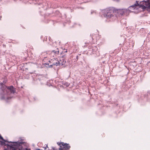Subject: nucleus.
Masks as SVG:
<instances>
[{
	"mask_svg": "<svg viewBox=\"0 0 150 150\" xmlns=\"http://www.w3.org/2000/svg\"><path fill=\"white\" fill-rule=\"evenodd\" d=\"M66 61L64 59L63 57H61L59 61H58V66H62L64 65L66 63Z\"/></svg>",
	"mask_w": 150,
	"mask_h": 150,
	"instance_id": "nucleus-7",
	"label": "nucleus"
},
{
	"mask_svg": "<svg viewBox=\"0 0 150 150\" xmlns=\"http://www.w3.org/2000/svg\"><path fill=\"white\" fill-rule=\"evenodd\" d=\"M146 7L150 8V0H144L140 1H136V3L130 6L128 9H117L113 8V17L115 16L118 18L123 15H127L129 12H134L136 13L143 11Z\"/></svg>",
	"mask_w": 150,
	"mask_h": 150,
	"instance_id": "nucleus-1",
	"label": "nucleus"
},
{
	"mask_svg": "<svg viewBox=\"0 0 150 150\" xmlns=\"http://www.w3.org/2000/svg\"><path fill=\"white\" fill-rule=\"evenodd\" d=\"M0 139H2L4 142H6V140H5L0 135Z\"/></svg>",
	"mask_w": 150,
	"mask_h": 150,
	"instance_id": "nucleus-11",
	"label": "nucleus"
},
{
	"mask_svg": "<svg viewBox=\"0 0 150 150\" xmlns=\"http://www.w3.org/2000/svg\"><path fill=\"white\" fill-rule=\"evenodd\" d=\"M6 142H8V141H7V140H6ZM4 142H4H4H1L2 144H4L5 146H6V144ZM8 143H9V142H8ZM6 146H7V145H6Z\"/></svg>",
	"mask_w": 150,
	"mask_h": 150,
	"instance_id": "nucleus-14",
	"label": "nucleus"
},
{
	"mask_svg": "<svg viewBox=\"0 0 150 150\" xmlns=\"http://www.w3.org/2000/svg\"><path fill=\"white\" fill-rule=\"evenodd\" d=\"M58 145L60 146L59 150H69L70 146L69 144L64 143L63 142H61L60 143H57Z\"/></svg>",
	"mask_w": 150,
	"mask_h": 150,
	"instance_id": "nucleus-6",
	"label": "nucleus"
},
{
	"mask_svg": "<svg viewBox=\"0 0 150 150\" xmlns=\"http://www.w3.org/2000/svg\"><path fill=\"white\" fill-rule=\"evenodd\" d=\"M24 150H30V149L28 148H25Z\"/></svg>",
	"mask_w": 150,
	"mask_h": 150,
	"instance_id": "nucleus-15",
	"label": "nucleus"
},
{
	"mask_svg": "<svg viewBox=\"0 0 150 150\" xmlns=\"http://www.w3.org/2000/svg\"><path fill=\"white\" fill-rule=\"evenodd\" d=\"M100 13L108 19H110L112 15V8L110 7L101 10Z\"/></svg>",
	"mask_w": 150,
	"mask_h": 150,
	"instance_id": "nucleus-4",
	"label": "nucleus"
},
{
	"mask_svg": "<svg viewBox=\"0 0 150 150\" xmlns=\"http://www.w3.org/2000/svg\"><path fill=\"white\" fill-rule=\"evenodd\" d=\"M96 36L95 34L94 35H93V34L92 35V39L93 40L94 39H96V40L97 39V38L96 37Z\"/></svg>",
	"mask_w": 150,
	"mask_h": 150,
	"instance_id": "nucleus-10",
	"label": "nucleus"
},
{
	"mask_svg": "<svg viewBox=\"0 0 150 150\" xmlns=\"http://www.w3.org/2000/svg\"><path fill=\"white\" fill-rule=\"evenodd\" d=\"M10 144H6L7 145V148L5 150H23L22 146L18 142H8Z\"/></svg>",
	"mask_w": 150,
	"mask_h": 150,
	"instance_id": "nucleus-3",
	"label": "nucleus"
},
{
	"mask_svg": "<svg viewBox=\"0 0 150 150\" xmlns=\"http://www.w3.org/2000/svg\"><path fill=\"white\" fill-rule=\"evenodd\" d=\"M64 52H67V50H66Z\"/></svg>",
	"mask_w": 150,
	"mask_h": 150,
	"instance_id": "nucleus-16",
	"label": "nucleus"
},
{
	"mask_svg": "<svg viewBox=\"0 0 150 150\" xmlns=\"http://www.w3.org/2000/svg\"><path fill=\"white\" fill-rule=\"evenodd\" d=\"M59 52L58 49H57L56 50H52L51 52V54L53 57L54 56V55L56 56L59 54Z\"/></svg>",
	"mask_w": 150,
	"mask_h": 150,
	"instance_id": "nucleus-9",
	"label": "nucleus"
},
{
	"mask_svg": "<svg viewBox=\"0 0 150 150\" xmlns=\"http://www.w3.org/2000/svg\"><path fill=\"white\" fill-rule=\"evenodd\" d=\"M58 60L57 59H54L53 60L51 59L48 62L44 63V65H47L48 66H46L47 67H52L53 65L58 66Z\"/></svg>",
	"mask_w": 150,
	"mask_h": 150,
	"instance_id": "nucleus-5",
	"label": "nucleus"
},
{
	"mask_svg": "<svg viewBox=\"0 0 150 150\" xmlns=\"http://www.w3.org/2000/svg\"><path fill=\"white\" fill-rule=\"evenodd\" d=\"M89 48L90 49L89 51L90 52H92L96 51L97 50V47L94 46H89Z\"/></svg>",
	"mask_w": 150,
	"mask_h": 150,
	"instance_id": "nucleus-8",
	"label": "nucleus"
},
{
	"mask_svg": "<svg viewBox=\"0 0 150 150\" xmlns=\"http://www.w3.org/2000/svg\"><path fill=\"white\" fill-rule=\"evenodd\" d=\"M93 13H96V12L95 11H93V10H91V14H93Z\"/></svg>",
	"mask_w": 150,
	"mask_h": 150,
	"instance_id": "nucleus-13",
	"label": "nucleus"
},
{
	"mask_svg": "<svg viewBox=\"0 0 150 150\" xmlns=\"http://www.w3.org/2000/svg\"><path fill=\"white\" fill-rule=\"evenodd\" d=\"M0 88L1 91L0 92L1 98L7 101L11 97L9 96L11 94H14L15 91L13 86L7 87L6 86L0 81Z\"/></svg>",
	"mask_w": 150,
	"mask_h": 150,
	"instance_id": "nucleus-2",
	"label": "nucleus"
},
{
	"mask_svg": "<svg viewBox=\"0 0 150 150\" xmlns=\"http://www.w3.org/2000/svg\"><path fill=\"white\" fill-rule=\"evenodd\" d=\"M51 150H58V149L56 148V147H52Z\"/></svg>",
	"mask_w": 150,
	"mask_h": 150,
	"instance_id": "nucleus-12",
	"label": "nucleus"
},
{
	"mask_svg": "<svg viewBox=\"0 0 150 150\" xmlns=\"http://www.w3.org/2000/svg\"><path fill=\"white\" fill-rule=\"evenodd\" d=\"M67 85L68 86L69 85L68 83H67Z\"/></svg>",
	"mask_w": 150,
	"mask_h": 150,
	"instance_id": "nucleus-17",
	"label": "nucleus"
},
{
	"mask_svg": "<svg viewBox=\"0 0 150 150\" xmlns=\"http://www.w3.org/2000/svg\"><path fill=\"white\" fill-rule=\"evenodd\" d=\"M1 142V141H0V142Z\"/></svg>",
	"mask_w": 150,
	"mask_h": 150,
	"instance_id": "nucleus-18",
	"label": "nucleus"
}]
</instances>
